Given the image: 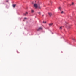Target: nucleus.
Segmentation results:
<instances>
[{"mask_svg": "<svg viewBox=\"0 0 76 76\" xmlns=\"http://www.w3.org/2000/svg\"><path fill=\"white\" fill-rule=\"evenodd\" d=\"M34 6L35 7L36 9H37V8H38V4H34Z\"/></svg>", "mask_w": 76, "mask_h": 76, "instance_id": "1", "label": "nucleus"}, {"mask_svg": "<svg viewBox=\"0 0 76 76\" xmlns=\"http://www.w3.org/2000/svg\"><path fill=\"white\" fill-rule=\"evenodd\" d=\"M42 30V27H40L38 29H37V31H40V30Z\"/></svg>", "mask_w": 76, "mask_h": 76, "instance_id": "2", "label": "nucleus"}, {"mask_svg": "<svg viewBox=\"0 0 76 76\" xmlns=\"http://www.w3.org/2000/svg\"><path fill=\"white\" fill-rule=\"evenodd\" d=\"M26 15H28V12H26V13L24 14V16H26Z\"/></svg>", "mask_w": 76, "mask_h": 76, "instance_id": "3", "label": "nucleus"}, {"mask_svg": "<svg viewBox=\"0 0 76 76\" xmlns=\"http://www.w3.org/2000/svg\"><path fill=\"white\" fill-rule=\"evenodd\" d=\"M48 15H49V16H51V15H52V14H51V13H48Z\"/></svg>", "mask_w": 76, "mask_h": 76, "instance_id": "4", "label": "nucleus"}, {"mask_svg": "<svg viewBox=\"0 0 76 76\" xmlns=\"http://www.w3.org/2000/svg\"><path fill=\"white\" fill-rule=\"evenodd\" d=\"M53 23H51L49 24V26H51L52 25H53Z\"/></svg>", "mask_w": 76, "mask_h": 76, "instance_id": "5", "label": "nucleus"}, {"mask_svg": "<svg viewBox=\"0 0 76 76\" xmlns=\"http://www.w3.org/2000/svg\"><path fill=\"white\" fill-rule=\"evenodd\" d=\"M16 6V4H14L13 5V7H14V8Z\"/></svg>", "mask_w": 76, "mask_h": 76, "instance_id": "6", "label": "nucleus"}, {"mask_svg": "<svg viewBox=\"0 0 76 76\" xmlns=\"http://www.w3.org/2000/svg\"><path fill=\"white\" fill-rule=\"evenodd\" d=\"M61 7H59V10H61Z\"/></svg>", "mask_w": 76, "mask_h": 76, "instance_id": "7", "label": "nucleus"}, {"mask_svg": "<svg viewBox=\"0 0 76 76\" xmlns=\"http://www.w3.org/2000/svg\"><path fill=\"white\" fill-rule=\"evenodd\" d=\"M31 13H34V11L33 10H31Z\"/></svg>", "mask_w": 76, "mask_h": 76, "instance_id": "8", "label": "nucleus"}, {"mask_svg": "<svg viewBox=\"0 0 76 76\" xmlns=\"http://www.w3.org/2000/svg\"><path fill=\"white\" fill-rule=\"evenodd\" d=\"M60 29H62V26L60 27Z\"/></svg>", "mask_w": 76, "mask_h": 76, "instance_id": "9", "label": "nucleus"}, {"mask_svg": "<svg viewBox=\"0 0 76 76\" xmlns=\"http://www.w3.org/2000/svg\"><path fill=\"white\" fill-rule=\"evenodd\" d=\"M43 23H47V22L46 21H43Z\"/></svg>", "mask_w": 76, "mask_h": 76, "instance_id": "10", "label": "nucleus"}, {"mask_svg": "<svg viewBox=\"0 0 76 76\" xmlns=\"http://www.w3.org/2000/svg\"><path fill=\"white\" fill-rule=\"evenodd\" d=\"M63 13H64V12H63V11H62L61 12V13L62 14H63Z\"/></svg>", "mask_w": 76, "mask_h": 76, "instance_id": "11", "label": "nucleus"}, {"mask_svg": "<svg viewBox=\"0 0 76 76\" xmlns=\"http://www.w3.org/2000/svg\"><path fill=\"white\" fill-rule=\"evenodd\" d=\"M38 13L39 14V15H41V12H38Z\"/></svg>", "mask_w": 76, "mask_h": 76, "instance_id": "12", "label": "nucleus"}, {"mask_svg": "<svg viewBox=\"0 0 76 76\" xmlns=\"http://www.w3.org/2000/svg\"><path fill=\"white\" fill-rule=\"evenodd\" d=\"M74 4V3L73 2H72L71 4V5H73Z\"/></svg>", "mask_w": 76, "mask_h": 76, "instance_id": "13", "label": "nucleus"}, {"mask_svg": "<svg viewBox=\"0 0 76 76\" xmlns=\"http://www.w3.org/2000/svg\"><path fill=\"white\" fill-rule=\"evenodd\" d=\"M39 9H41V7H39Z\"/></svg>", "mask_w": 76, "mask_h": 76, "instance_id": "14", "label": "nucleus"}, {"mask_svg": "<svg viewBox=\"0 0 76 76\" xmlns=\"http://www.w3.org/2000/svg\"><path fill=\"white\" fill-rule=\"evenodd\" d=\"M6 2H8V1H9L8 0H7L6 1Z\"/></svg>", "mask_w": 76, "mask_h": 76, "instance_id": "15", "label": "nucleus"}, {"mask_svg": "<svg viewBox=\"0 0 76 76\" xmlns=\"http://www.w3.org/2000/svg\"><path fill=\"white\" fill-rule=\"evenodd\" d=\"M24 19H27V18H25Z\"/></svg>", "mask_w": 76, "mask_h": 76, "instance_id": "16", "label": "nucleus"}, {"mask_svg": "<svg viewBox=\"0 0 76 76\" xmlns=\"http://www.w3.org/2000/svg\"><path fill=\"white\" fill-rule=\"evenodd\" d=\"M44 16V15H42V16Z\"/></svg>", "mask_w": 76, "mask_h": 76, "instance_id": "17", "label": "nucleus"}, {"mask_svg": "<svg viewBox=\"0 0 76 76\" xmlns=\"http://www.w3.org/2000/svg\"><path fill=\"white\" fill-rule=\"evenodd\" d=\"M72 39H73V40H75V39H74L73 38Z\"/></svg>", "mask_w": 76, "mask_h": 76, "instance_id": "18", "label": "nucleus"}]
</instances>
